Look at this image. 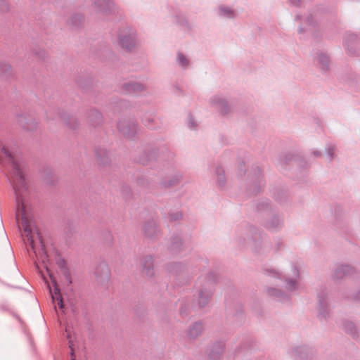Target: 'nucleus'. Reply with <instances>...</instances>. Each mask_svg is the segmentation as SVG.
I'll return each instance as SVG.
<instances>
[{
    "instance_id": "nucleus-1",
    "label": "nucleus",
    "mask_w": 360,
    "mask_h": 360,
    "mask_svg": "<svg viewBox=\"0 0 360 360\" xmlns=\"http://www.w3.org/2000/svg\"><path fill=\"white\" fill-rule=\"evenodd\" d=\"M0 162L11 164V178L16 194L17 202L23 200L21 192L26 189V180L22 165L15 160L8 149L0 141Z\"/></svg>"
},
{
    "instance_id": "nucleus-2",
    "label": "nucleus",
    "mask_w": 360,
    "mask_h": 360,
    "mask_svg": "<svg viewBox=\"0 0 360 360\" xmlns=\"http://www.w3.org/2000/svg\"><path fill=\"white\" fill-rule=\"evenodd\" d=\"M17 217L20 220L21 226L24 229L25 236L29 240L30 245L35 252V255H37L34 248L33 236L32 235L31 224L27 212V205L24 200H21V202H17Z\"/></svg>"
},
{
    "instance_id": "nucleus-3",
    "label": "nucleus",
    "mask_w": 360,
    "mask_h": 360,
    "mask_svg": "<svg viewBox=\"0 0 360 360\" xmlns=\"http://www.w3.org/2000/svg\"><path fill=\"white\" fill-rule=\"evenodd\" d=\"M141 273L145 277H152L154 275V269L152 259L147 257L143 259Z\"/></svg>"
},
{
    "instance_id": "nucleus-4",
    "label": "nucleus",
    "mask_w": 360,
    "mask_h": 360,
    "mask_svg": "<svg viewBox=\"0 0 360 360\" xmlns=\"http://www.w3.org/2000/svg\"><path fill=\"white\" fill-rule=\"evenodd\" d=\"M50 278L51 279V282L54 286L53 291L50 290V293L51 295V297L53 302L56 301L57 304L60 309H63L64 305L63 302V299L60 293V289L56 286V281L53 278L52 275L49 274Z\"/></svg>"
},
{
    "instance_id": "nucleus-5",
    "label": "nucleus",
    "mask_w": 360,
    "mask_h": 360,
    "mask_svg": "<svg viewBox=\"0 0 360 360\" xmlns=\"http://www.w3.org/2000/svg\"><path fill=\"white\" fill-rule=\"evenodd\" d=\"M203 331V327L200 323H195L188 331V338L194 340L200 336Z\"/></svg>"
},
{
    "instance_id": "nucleus-6",
    "label": "nucleus",
    "mask_w": 360,
    "mask_h": 360,
    "mask_svg": "<svg viewBox=\"0 0 360 360\" xmlns=\"http://www.w3.org/2000/svg\"><path fill=\"white\" fill-rule=\"evenodd\" d=\"M122 46L127 49H131L135 44V40L133 37L128 36L120 39Z\"/></svg>"
},
{
    "instance_id": "nucleus-7",
    "label": "nucleus",
    "mask_w": 360,
    "mask_h": 360,
    "mask_svg": "<svg viewBox=\"0 0 360 360\" xmlns=\"http://www.w3.org/2000/svg\"><path fill=\"white\" fill-rule=\"evenodd\" d=\"M210 297H211V295L210 292H206L205 294V295H204L203 292H201L200 294L199 304L201 306L205 305L207 303V302L209 300Z\"/></svg>"
},
{
    "instance_id": "nucleus-8",
    "label": "nucleus",
    "mask_w": 360,
    "mask_h": 360,
    "mask_svg": "<svg viewBox=\"0 0 360 360\" xmlns=\"http://www.w3.org/2000/svg\"><path fill=\"white\" fill-rule=\"evenodd\" d=\"M350 270L351 269L348 266H342L337 271V276L338 278H341L343 276V274H345V273H349Z\"/></svg>"
},
{
    "instance_id": "nucleus-9",
    "label": "nucleus",
    "mask_w": 360,
    "mask_h": 360,
    "mask_svg": "<svg viewBox=\"0 0 360 360\" xmlns=\"http://www.w3.org/2000/svg\"><path fill=\"white\" fill-rule=\"evenodd\" d=\"M177 59L181 65L185 66L188 64V60L182 54H178Z\"/></svg>"
},
{
    "instance_id": "nucleus-10",
    "label": "nucleus",
    "mask_w": 360,
    "mask_h": 360,
    "mask_svg": "<svg viewBox=\"0 0 360 360\" xmlns=\"http://www.w3.org/2000/svg\"><path fill=\"white\" fill-rule=\"evenodd\" d=\"M46 257L47 256L45 252H43V255H40V257L44 263L45 262V259H46Z\"/></svg>"
},
{
    "instance_id": "nucleus-11",
    "label": "nucleus",
    "mask_w": 360,
    "mask_h": 360,
    "mask_svg": "<svg viewBox=\"0 0 360 360\" xmlns=\"http://www.w3.org/2000/svg\"><path fill=\"white\" fill-rule=\"evenodd\" d=\"M224 12L227 13H231V11L230 10H225Z\"/></svg>"
},
{
    "instance_id": "nucleus-12",
    "label": "nucleus",
    "mask_w": 360,
    "mask_h": 360,
    "mask_svg": "<svg viewBox=\"0 0 360 360\" xmlns=\"http://www.w3.org/2000/svg\"><path fill=\"white\" fill-rule=\"evenodd\" d=\"M70 347L71 348V350H72L71 355L73 356V349L72 348V345H70Z\"/></svg>"
},
{
    "instance_id": "nucleus-13",
    "label": "nucleus",
    "mask_w": 360,
    "mask_h": 360,
    "mask_svg": "<svg viewBox=\"0 0 360 360\" xmlns=\"http://www.w3.org/2000/svg\"><path fill=\"white\" fill-rule=\"evenodd\" d=\"M72 360H75V359L72 358Z\"/></svg>"
}]
</instances>
